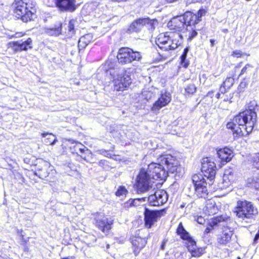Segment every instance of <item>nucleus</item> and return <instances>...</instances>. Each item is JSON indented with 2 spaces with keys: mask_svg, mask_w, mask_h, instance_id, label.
<instances>
[{
  "mask_svg": "<svg viewBox=\"0 0 259 259\" xmlns=\"http://www.w3.org/2000/svg\"><path fill=\"white\" fill-rule=\"evenodd\" d=\"M158 163L152 162L147 169H142L137 179V188L138 192H145L152 187V179L165 180L168 172L174 173L178 169V162L171 155H161L158 159Z\"/></svg>",
  "mask_w": 259,
  "mask_h": 259,
  "instance_id": "f257e3e1",
  "label": "nucleus"
},
{
  "mask_svg": "<svg viewBox=\"0 0 259 259\" xmlns=\"http://www.w3.org/2000/svg\"><path fill=\"white\" fill-rule=\"evenodd\" d=\"M256 112L247 110L236 115L232 120L227 124V127L232 131L234 137H240L250 133L256 122Z\"/></svg>",
  "mask_w": 259,
  "mask_h": 259,
  "instance_id": "f03ea898",
  "label": "nucleus"
},
{
  "mask_svg": "<svg viewBox=\"0 0 259 259\" xmlns=\"http://www.w3.org/2000/svg\"><path fill=\"white\" fill-rule=\"evenodd\" d=\"M234 212L239 219L245 221L254 219L258 214L257 207L247 200L238 201Z\"/></svg>",
  "mask_w": 259,
  "mask_h": 259,
  "instance_id": "7ed1b4c3",
  "label": "nucleus"
},
{
  "mask_svg": "<svg viewBox=\"0 0 259 259\" xmlns=\"http://www.w3.org/2000/svg\"><path fill=\"white\" fill-rule=\"evenodd\" d=\"M14 13L16 17L20 18L23 22H27L35 16V4L27 0H20L15 4Z\"/></svg>",
  "mask_w": 259,
  "mask_h": 259,
  "instance_id": "20e7f679",
  "label": "nucleus"
},
{
  "mask_svg": "<svg viewBox=\"0 0 259 259\" xmlns=\"http://www.w3.org/2000/svg\"><path fill=\"white\" fill-rule=\"evenodd\" d=\"M142 58L140 52L134 51L129 48H121L119 49L117 58L119 63L126 64L133 61H140Z\"/></svg>",
  "mask_w": 259,
  "mask_h": 259,
  "instance_id": "39448f33",
  "label": "nucleus"
},
{
  "mask_svg": "<svg viewBox=\"0 0 259 259\" xmlns=\"http://www.w3.org/2000/svg\"><path fill=\"white\" fill-rule=\"evenodd\" d=\"M201 171L204 176L210 181L214 179L216 174V164L212 158L205 157L202 159Z\"/></svg>",
  "mask_w": 259,
  "mask_h": 259,
  "instance_id": "423d86ee",
  "label": "nucleus"
},
{
  "mask_svg": "<svg viewBox=\"0 0 259 259\" xmlns=\"http://www.w3.org/2000/svg\"><path fill=\"white\" fill-rule=\"evenodd\" d=\"M156 44L158 47L164 51L175 50L178 46V40L171 39L165 34H160L156 39Z\"/></svg>",
  "mask_w": 259,
  "mask_h": 259,
  "instance_id": "0eeeda50",
  "label": "nucleus"
},
{
  "mask_svg": "<svg viewBox=\"0 0 259 259\" xmlns=\"http://www.w3.org/2000/svg\"><path fill=\"white\" fill-rule=\"evenodd\" d=\"M166 213V209L151 210L145 208L144 212L145 225L148 228H151L154 224L162 216Z\"/></svg>",
  "mask_w": 259,
  "mask_h": 259,
  "instance_id": "6e6552de",
  "label": "nucleus"
},
{
  "mask_svg": "<svg viewBox=\"0 0 259 259\" xmlns=\"http://www.w3.org/2000/svg\"><path fill=\"white\" fill-rule=\"evenodd\" d=\"M192 181L194 185L196 196L199 198H206L208 195V191L204 179H200L199 175H195L192 177Z\"/></svg>",
  "mask_w": 259,
  "mask_h": 259,
  "instance_id": "1a4fd4ad",
  "label": "nucleus"
},
{
  "mask_svg": "<svg viewBox=\"0 0 259 259\" xmlns=\"http://www.w3.org/2000/svg\"><path fill=\"white\" fill-rule=\"evenodd\" d=\"M168 199V195L163 190H158L148 197L149 203L151 206H159L164 204Z\"/></svg>",
  "mask_w": 259,
  "mask_h": 259,
  "instance_id": "9d476101",
  "label": "nucleus"
},
{
  "mask_svg": "<svg viewBox=\"0 0 259 259\" xmlns=\"http://www.w3.org/2000/svg\"><path fill=\"white\" fill-rule=\"evenodd\" d=\"M132 80L130 75L124 74H118L114 80V89L116 91H123L128 87L131 84Z\"/></svg>",
  "mask_w": 259,
  "mask_h": 259,
  "instance_id": "9b49d317",
  "label": "nucleus"
},
{
  "mask_svg": "<svg viewBox=\"0 0 259 259\" xmlns=\"http://www.w3.org/2000/svg\"><path fill=\"white\" fill-rule=\"evenodd\" d=\"M171 94L168 92L161 93L160 97L153 104L151 110L154 113H157L162 107L168 105L171 101Z\"/></svg>",
  "mask_w": 259,
  "mask_h": 259,
  "instance_id": "f8f14e48",
  "label": "nucleus"
},
{
  "mask_svg": "<svg viewBox=\"0 0 259 259\" xmlns=\"http://www.w3.org/2000/svg\"><path fill=\"white\" fill-rule=\"evenodd\" d=\"M96 225L103 232H107L111 228L113 221L105 217L103 214H98L95 218Z\"/></svg>",
  "mask_w": 259,
  "mask_h": 259,
  "instance_id": "ddd939ff",
  "label": "nucleus"
},
{
  "mask_svg": "<svg viewBox=\"0 0 259 259\" xmlns=\"http://www.w3.org/2000/svg\"><path fill=\"white\" fill-rule=\"evenodd\" d=\"M32 40L30 38L26 40L20 41H12L8 44V47L12 48L15 52H21L22 51H27L28 49L32 48Z\"/></svg>",
  "mask_w": 259,
  "mask_h": 259,
  "instance_id": "4468645a",
  "label": "nucleus"
},
{
  "mask_svg": "<svg viewBox=\"0 0 259 259\" xmlns=\"http://www.w3.org/2000/svg\"><path fill=\"white\" fill-rule=\"evenodd\" d=\"M154 20H150L148 18H140L134 21L130 26L127 31L131 33L133 32H138L141 30L142 27L146 25L152 26Z\"/></svg>",
  "mask_w": 259,
  "mask_h": 259,
  "instance_id": "2eb2a0df",
  "label": "nucleus"
},
{
  "mask_svg": "<svg viewBox=\"0 0 259 259\" xmlns=\"http://www.w3.org/2000/svg\"><path fill=\"white\" fill-rule=\"evenodd\" d=\"M171 24V29L176 31H182L187 27L184 15L173 18Z\"/></svg>",
  "mask_w": 259,
  "mask_h": 259,
  "instance_id": "dca6fc26",
  "label": "nucleus"
},
{
  "mask_svg": "<svg viewBox=\"0 0 259 259\" xmlns=\"http://www.w3.org/2000/svg\"><path fill=\"white\" fill-rule=\"evenodd\" d=\"M56 7L61 11H73L75 9V0H55Z\"/></svg>",
  "mask_w": 259,
  "mask_h": 259,
  "instance_id": "f3484780",
  "label": "nucleus"
},
{
  "mask_svg": "<svg viewBox=\"0 0 259 259\" xmlns=\"http://www.w3.org/2000/svg\"><path fill=\"white\" fill-rule=\"evenodd\" d=\"M233 231L231 228H225L221 234L218 237V242L222 245H226L229 243L233 235Z\"/></svg>",
  "mask_w": 259,
  "mask_h": 259,
  "instance_id": "a211bd4d",
  "label": "nucleus"
},
{
  "mask_svg": "<svg viewBox=\"0 0 259 259\" xmlns=\"http://www.w3.org/2000/svg\"><path fill=\"white\" fill-rule=\"evenodd\" d=\"M217 155L222 161L226 162L230 161L233 157L232 151L228 148L219 150Z\"/></svg>",
  "mask_w": 259,
  "mask_h": 259,
  "instance_id": "6ab92c4d",
  "label": "nucleus"
},
{
  "mask_svg": "<svg viewBox=\"0 0 259 259\" xmlns=\"http://www.w3.org/2000/svg\"><path fill=\"white\" fill-rule=\"evenodd\" d=\"M184 16L187 26L195 25L200 22L199 18L196 16V14H194L190 12H187L185 13Z\"/></svg>",
  "mask_w": 259,
  "mask_h": 259,
  "instance_id": "aec40b11",
  "label": "nucleus"
},
{
  "mask_svg": "<svg viewBox=\"0 0 259 259\" xmlns=\"http://www.w3.org/2000/svg\"><path fill=\"white\" fill-rule=\"evenodd\" d=\"M131 242L137 249L140 250L146 245L147 241L145 238L140 237H134L131 239Z\"/></svg>",
  "mask_w": 259,
  "mask_h": 259,
  "instance_id": "412c9836",
  "label": "nucleus"
},
{
  "mask_svg": "<svg viewBox=\"0 0 259 259\" xmlns=\"http://www.w3.org/2000/svg\"><path fill=\"white\" fill-rule=\"evenodd\" d=\"M93 37L91 34H87L80 38L78 40V47L84 48L91 41Z\"/></svg>",
  "mask_w": 259,
  "mask_h": 259,
  "instance_id": "4be33fe9",
  "label": "nucleus"
},
{
  "mask_svg": "<svg viewBox=\"0 0 259 259\" xmlns=\"http://www.w3.org/2000/svg\"><path fill=\"white\" fill-rule=\"evenodd\" d=\"M234 181V176L231 172H229L228 174L226 172L224 174L223 177V184L224 187L226 188L229 187L231 183Z\"/></svg>",
  "mask_w": 259,
  "mask_h": 259,
  "instance_id": "5701e85b",
  "label": "nucleus"
},
{
  "mask_svg": "<svg viewBox=\"0 0 259 259\" xmlns=\"http://www.w3.org/2000/svg\"><path fill=\"white\" fill-rule=\"evenodd\" d=\"M177 233L183 240L189 238V236H190L189 233L184 229L182 223H179Z\"/></svg>",
  "mask_w": 259,
  "mask_h": 259,
  "instance_id": "b1692460",
  "label": "nucleus"
},
{
  "mask_svg": "<svg viewBox=\"0 0 259 259\" xmlns=\"http://www.w3.org/2000/svg\"><path fill=\"white\" fill-rule=\"evenodd\" d=\"M206 210L209 215H213L217 213L218 207L215 205V202L213 201H209L206 205Z\"/></svg>",
  "mask_w": 259,
  "mask_h": 259,
  "instance_id": "393cba45",
  "label": "nucleus"
},
{
  "mask_svg": "<svg viewBox=\"0 0 259 259\" xmlns=\"http://www.w3.org/2000/svg\"><path fill=\"white\" fill-rule=\"evenodd\" d=\"M49 163L45 162V165L44 168L40 170H39L38 172H36L35 175H38L40 178L45 179L49 176V174L47 171H46L47 167L49 166Z\"/></svg>",
  "mask_w": 259,
  "mask_h": 259,
  "instance_id": "a878e982",
  "label": "nucleus"
},
{
  "mask_svg": "<svg viewBox=\"0 0 259 259\" xmlns=\"http://www.w3.org/2000/svg\"><path fill=\"white\" fill-rule=\"evenodd\" d=\"M185 95L191 96L193 95L196 91V87L194 84H189L185 89Z\"/></svg>",
  "mask_w": 259,
  "mask_h": 259,
  "instance_id": "bb28decb",
  "label": "nucleus"
},
{
  "mask_svg": "<svg viewBox=\"0 0 259 259\" xmlns=\"http://www.w3.org/2000/svg\"><path fill=\"white\" fill-rule=\"evenodd\" d=\"M185 240L187 241V248L190 251H193L196 249V242L192 239L190 236L189 238L185 239Z\"/></svg>",
  "mask_w": 259,
  "mask_h": 259,
  "instance_id": "cd10ccee",
  "label": "nucleus"
},
{
  "mask_svg": "<svg viewBox=\"0 0 259 259\" xmlns=\"http://www.w3.org/2000/svg\"><path fill=\"white\" fill-rule=\"evenodd\" d=\"M76 23V21L72 19L70 20L68 25V35L70 36H72L75 33V29L74 26Z\"/></svg>",
  "mask_w": 259,
  "mask_h": 259,
  "instance_id": "c85d7f7f",
  "label": "nucleus"
},
{
  "mask_svg": "<svg viewBox=\"0 0 259 259\" xmlns=\"http://www.w3.org/2000/svg\"><path fill=\"white\" fill-rule=\"evenodd\" d=\"M48 33L51 35H59L61 33V24H60L58 27L53 28L49 29Z\"/></svg>",
  "mask_w": 259,
  "mask_h": 259,
  "instance_id": "c756f323",
  "label": "nucleus"
},
{
  "mask_svg": "<svg viewBox=\"0 0 259 259\" xmlns=\"http://www.w3.org/2000/svg\"><path fill=\"white\" fill-rule=\"evenodd\" d=\"M128 191L124 186H120L117 189L115 195L118 197L126 196L127 194Z\"/></svg>",
  "mask_w": 259,
  "mask_h": 259,
  "instance_id": "7c9ffc66",
  "label": "nucleus"
},
{
  "mask_svg": "<svg viewBox=\"0 0 259 259\" xmlns=\"http://www.w3.org/2000/svg\"><path fill=\"white\" fill-rule=\"evenodd\" d=\"M189 50V49L188 47L186 48L184 50L183 54L181 56V64L184 67H187L188 65V63L186 61V59Z\"/></svg>",
  "mask_w": 259,
  "mask_h": 259,
  "instance_id": "2f4dec72",
  "label": "nucleus"
},
{
  "mask_svg": "<svg viewBox=\"0 0 259 259\" xmlns=\"http://www.w3.org/2000/svg\"><path fill=\"white\" fill-rule=\"evenodd\" d=\"M258 179L257 177H250L248 178L247 183L248 187H257L256 184L258 183Z\"/></svg>",
  "mask_w": 259,
  "mask_h": 259,
  "instance_id": "473e14b6",
  "label": "nucleus"
},
{
  "mask_svg": "<svg viewBox=\"0 0 259 259\" xmlns=\"http://www.w3.org/2000/svg\"><path fill=\"white\" fill-rule=\"evenodd\" d=\"M248 79L246 78H244L243 80L241 81L240 84L238 87V91L239 93L242 92L244 91V89L247 87L248 84Z\"/></svg>",
  "mask_w": 259,
  "mask_h": 259,
  "instance_id": "72a5a7b5",
  "label": "nucleus"
},
{
  "mask_svg": "<svg viewBox=\"0 0 259 259\" xmlns=\"http://www.w3.org/2000/svg\"><path fill=\"white\" fill-rule=\"evenodd\" d=\"M234 83V79L231 77H227L223 83L224 85L229 89L233 85Z\"/></svg>",
  "mask_w": 259,
  "mask_h": 259,
  "instance_id": "f704fd0d",
  "label": "nucleus"
},
{
  "mask_svg": "<svg viewBox=\"0 0 259 259\" xmlns=\"http://www.w3.org/2000/svg\"><path fill=\"white\" fill-rule=\"evenodd\" d=\"M253 66L249 64H246L241 70L239 76L244 74H248L251 69H252Z\"/></svg>",
  "mask_w": 259,
  "mask_h": 259,
  "instance_id": "c9c22d12",
  "label": "nucleus"
},
{
  "mask_svg": "<svg viewBox=\"0 0 259 259\" xmlns=\"http://www.w3.org/2000/svg\"><path fill=\"white\" fill-rule=\"evenodd\" d=\"M142 96L147 101L154 97L153 93L150 91H144L142 93Z\"/></svg>",
  "mask_w": 259,
  "mask_h": 259,
  "instance_id": "e433bc0d",
  "label": "nucleus"
},
{
  "mask_svg": "<svg viewBox=\"0 0 259 259\" xmlns=\"http://www.w3.org/2000/svg\"><path fill=\"white\" fill-rule=\"evenodd\" d=\"M253 165L257 169H259V153L255 154L252 157Z\"/></svg>",
  "mask_w": 259,
  "mask_h": 259,
  "instance_id": "4c0bfd02",
  "label": "nucleus"
},
{
  "mask_svg": "<svg viewBox=\"0 0 259 259\" xmlns=\"http://www.w3.org/2000/svg\"><path fill=\"white\" fill-rule=\"evenodd\" d=\"M24 35H25V33L22 32H16L14 34H13V35L8 34V37L9 38H12L13 37L19 38V37H21L24 36Z\"/></svg>",
  "mask_w": 259,
  "mask_h": 259,
  "instance_id": "58836bf2",
  "label": "nucleus"
},
{
  "mask_svg": "<svg viewBox=\"0 0 259 259\" xmlns=\"http://www.w3.org/2000/svg\"><path fill=\"white\" fill-rule=\"evenodd\" d=\"M197 35V32L195 30L192 29V31H190L189 35L188 36V40H191L193 38L196 37Z\"/></svg>",
  "mask_w": 259,
  "mask_h": 259,
  "instance_id": "ea45409f",
  "label": "nucleus"
},
{
  "mask_svg": "<svg viewBox=\"0 0 259 259\" xmlns=\"http://www.w3.org/2000/svg\"><path fill=\"white\" fill-rule=\"evenodd\" d=\"M206 13V11L203 9H200L197 12V14H196V16L198 18H199V21H201L202 16H204Z\"/></svg>",
  "mask_w": 259,
  "mask_h": 259,
  "instance_id": "a19ab883",
  "label": "nucleus"
},
{
  "mask_svg": "<svg viewBox=\"0 0 259 259\" xmlns=\"http://www.w3.org/2000/svg\"><path fill=\"white\" fill-rule=\"evenodd\" d=\"M97 152H98V153H99L100 154L103 155L107 157H111V154L108 153L107 151L105 150H103V149L99 150L97 151Z\"/></svg>",
  "mask_w": 259,
  "mask_h": 259,
  "instance_id": "79ce46f5",
  "label": "nucleus"
},
{
  "mask_svg": "<svg viewBox=\"0 0 259 259\" xmlns=\"http://www.w3.org/2000/svg\"><path fill=\"white\" fill-rule=\"evenodd\" d=\"M196 221L200 224H204L205 223V219L202 216L197 217Z\"/></svg>",
  "mask_w": 259,
  "mask_h": 259,
  "instance_id": "37998d69",
  "label": "nucleus"
},
{
  "mask_svg": "<svg viewBox=\"0 0 259 259\" xmlns=\"http://www.w3.org/2000/svg\"><path fill=\"white\" fill-rule=\"evenodd\" d=\"M228 90L229 89H228L226 87H225L224 84L222 83L220 89V92L222 94H224L226 92H227Z\"/></svg>",
  "mask_w": 259,
  "mask_h": 259,
  "instance_id": "c03bdc74",
  "label": "nucleus"
},
{
  "mask_svg": "<svg viewBox=\"0 0 259 259\" xmlns=\"http://www.w3.org/2000/svg\"><path fill=\"white\" fill-rule=\"evenodd\" d=\"M232 55L234 57H240L241 56V52L240 51H235L233 52Z\"/></svg>",
  "mask_w": 259,
  "mask_h": 259,
  "instance_id": "a18cd8bd",
  "label": "nucleus"
},
{
  "mask_svg": "<svg viewBox=\"0 0 259 259\" xmlns=\"http://www.w3.org/2000/svg\"><path fill=\"white\" fill-rule=\"evenodd\" d=\"M57 141V140L56 139V138H54V140H53L52 142L51 141H46V143L47 144H50V145H54L56 142Z\"/></svg>",
  "mask_w": 259,
  "mask_h": 259,
  "instance_id": "49530a36",
  "label": "nucleus"
},
{
  "mask_svg": "<svg viewBox=\"0 0 259 259\" xmlns=\"http://www.w3.org/2000/svg\"><path fill=\"white\" fill-rule=\"evenodd\" d=\"M106 162V161L105 160H100L99 162H98V165L101 166H102Z\"/></svg>",
  "mask_w": 259,
  "mask_h": 259,
  "instance_id": "de8ad7c7",
  "label": "nucleus"
},
{
  "mask_svg": "<svg viewBox=\"0 0 259 259\" xmlns=\"http://www.w3.org/2000/svg\"><path fill=\"white\" fill-rule=\"evenodd\" d=\"M41 135H42V137H46L47 135H50V136H52V137H55V136H54V135H52V134H49V133H42V134H41Z\"/></svg>",
  "mask_w": 259,
  "mask_h": 259,
  "instance_id": "09e8293b",
  "label": "nucleus"
},
{
  "mask_svg": "<svg viewBox=\"0 0 259 259\" xmlns=\"http://www.w3.org/2000/svg\"><path fill=\"white\" fill-rule=\"evenodd\" d=\"M259 239V232H257L256 234L255 235L254 238V241H256Z\"/></svg>",
  "mask_w": 259,
  "mask_h": 259,
  "instance_id": "8fccbe9b",
  "label": "nucleus"
},
{
  "mask_svg": "<svg viewBox=\"0 0 259 259\" xmlns=\"http://www.w3.org/2000/svg\"><path fill=\"white\" fill-rule=\"evenodd\" d=\"M210 230H211V229L209 227H207L205 229L204 233L205 234H208V233H209L210 232Z\"/></svg>",
  "mask_w": 259,
  "mask_h": 259,
  "instance_id": "3c124183",
  "label": "nucleus"
},
{
  "mask_svg": "<svg viewBox=\"0 0 259 259\" xmlns=\"http://www.w3.org/2000/svg\"><path fill=\"white\" fill-rule=\"evenodd\" d=\"M83 148H79V151L81 152V153H83L85 151V146H82Z\"/></svg>",
  "mask_w": 259,
  "mask_h": 259,
  "instance_id": "603ef678",
  "label": "nucleus"
},
{
  "mask_svg": "<svg viewBox=\"0 0 259 259\" xmlns=\"http://www.w3.org/2000/svg\"><path fill=\"white\" fill-rule=\"evenodd\" d=\"M146 197H143L142 198H141V199H134L133 202V203H134L136 201H139V200H143L144 201H145V199H146Z\"/></svg>",
  "mask_w": 259,
  "mask_h": 259,
  "instance_id": "864d4df0",
  "label": "nucleus"
},
{
  "mask_svg": "<svg viewBox=\"0 0 259 259\" xmlns=\"http://www.w3.org/2000/svg\"><path fill=\"white\" fill-rule=\"evenodd\" d=\"M214 41H215L214 39H211L210 40V44H211V47H213L214 46Z\"/></svg>",
  "mask_w": 259,
  "mask_h": 259,
  "instance_id": "5fc2aeb1",
  "label": "nucleus"
},
{
  "mask_svg": "<svg viewBox=\"0 0 259 259\" xmlns=\"http://www.w3.org/2000/svg\"><path fill=\"white\" fill-rule=\"evenodd\" d=\"M113 2H120L123 1H126V0H111Z\"/></svg>",
  "mask_w": 259,
  "mask_h": 259,
  "instance_id": "6e6d98bb",
  "label": "nucleus"
},
{
  "mask_svg": "<svg viewBox=\"0 0 259 259\" xmlns=\"http://www.w3.org/2000/svg\"><path fill=\"white\" fill-rule=\"evenodd\" d=\"M220 97V93H217L216 95V97L217 98V99H219Z\"/></svg>",
  "mask_w": 259,
  "mask_h": 259,
  "instance_id": "4d7b16f0",
  "label": "nucleus"
},
{
  "mask_svg": "<svg viewBox=\"0 0 259 259\" xmlns=\"http://www.w3.org/2000/svg\"><path fill=\"white\" fill-rule=\"evenodd\" d=\"M223 31L225 33H227L228 32V30L227 29H225L223 30Z\"/></svg>",
  "mask_w": 259,
  "mask_h": 259,
  "instance_id": "13d9d810",
  "label": "nucleus"
},
{
  "mask_svg": "<svg viewBox=\"0 0 259 259\" xmlns=\"http://www.w3.org/2000/svg\"><path fill=\"white\" fill-rule=\"evenodd\" d=\"M220 220H218L217 219H215L214 220V223L217 224L218 222H219Z\"/></svg>",
  "mask_w": 259,
  "mask_h": 259,
  "instance_id": "bf43d9fd",
  "label": "nucleus"
},
{
  "mask_svg": "<svg viewBox=\"0 0 259 259\" xmlns=\"http://www.w3.org/2000/svg\"><path fill=\"white\" fill-rule=\"evenodd\" d=\"M164 242H163V243H162V244L161 245V248L162 249H164Z\"/></svg>",
  "mask_w": 259,
  "mask_h": 259,
  "instance_id": "052dcab7",
  "label": "nucleus"
},
{
  "mask_svg": "<svg viewBox=\"0 0 259 259\" xmlns=\"http://www.w3.org/2000/svg\"><path fill=\"white\" fill-rule=\"evenodd\" d=\"M51 138H48V139H47V141H51Z\"/></svg>",
  "mask_w": 259,
  "mask_h": 259,
  "instance_id": "680f3d73",
  "label": "nucleus"
},
{
  "mask_svg": "<svg viewBox=\"0 0 259 259\" xmlns=\"http://www.w3.org/2000/svg\"><path fill=\"white\" fill-rule=\"evenodd\" d=\"M184 206L183 205H182L181 206V207H183Z\"/></svg>",
  "mask_w": 259,
  "mask_h": 259,
  "instance_id": "e2e57ef3",
  "label": "nucleus"
},
{
  "mask_svg": "<svg viewBox=\"0 0 259 259\" xmlns=\"http://www.w3.org/2000/svg\"><path fill=\"white\" fill-rule=\"evenodd\" d=\"M246 1H250L251 0H246Z\"/></svg>",
  "mask_w": 259,
  "mask_h": 259,
  "instance_id": "0e129e2a",
  "label": "nucleus"
}]
</instances>
